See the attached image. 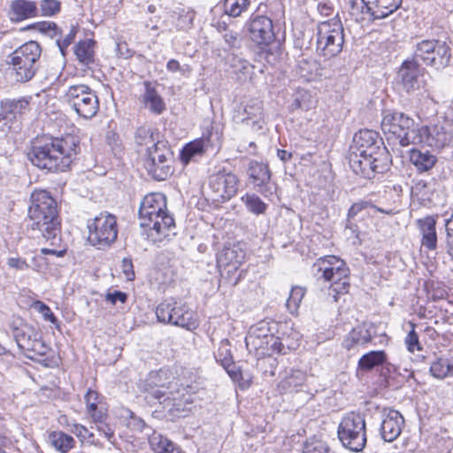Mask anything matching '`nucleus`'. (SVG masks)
<instances>
[{"label": "nucleus", "mask_w": 453, "mask_h": 453, "mask_svg": "<svg viewBox=\"0 0 453 453\" xmlns=\"http://www.w3.org/2000/svg\"><path fill=\"white\" fill-rule=\"evenodd\" d=\"M78 142L73 136L40 137L32 142L27 156L35 166L52 172H64L77 155Z\"/></svg>", "instance_id": "f257e3e1"}, {"label": "nucleus", "mask_w": 453, "mask_h": 453, "mask_svg": "<svg viewBox=\"0 0 453 453\" xmlns=\"http://www.w3.org/2000/svg\"><path fill=\"white\" fill-rule=\"evenodd\" d=\"M28 217L30 227L40 231L46 241H50L53 245L60 241L57 202L49 192L39 190L32 194Z\"/></svg>", "instance_id": "f03ea898"}, {"label": "nucleus", "mask_w": 453, "mask_h": 453, "mask_svg": "<svg viewBox=\"0 0 453 453\" xmlns=\"http://www.w3.org/2000/svg\"><path fill=\"white\" fill-rule=\"evenodd\" d=\"M139 219L142 227L151 230L150 235L160 241L175 227L174 219L167 211L165 196L161 193L147 195L140 204Z\"/></svg>", "instance_id": "7ed1b4c3"}, {"label": "nucleus", "mask_w": 453, "mask_h": 453, "mask_svg": "<svg viewBox=\"0 0 453 453\" xmlns=\"http://www.w3.org/2000/svg\"><path fill=\"white\" fill-rule=\"evenodd\" d=\"M167 372L164 370L150 372L144 384V390L170 411H184L186 404L192 401L180 395L178 383L169 381L165 383Z\"/></svg>", "instance_id": "20e7f679"}, {"label": "nucleus", "mask_w": 453, "mask_h": 453, "mask_svg": "<svg viewBox=\"0 0 453 453\" xmlns=\"http://www.w3.org/2000/svg\"><path fill=\"white\" fill-rule=\"evenodd\" d=\"M381 129L388 140H395L402 147L422 142L421 130L411 118L403 112L383 111Z\"/></svg>", "instance_id": "39448f33"}, {"label": "nucleus", "mask_w": 453, "mask_h": 453, "mask_svg": "<svg viewBox=\"0 0 453 453\" xmlns=\"http://www.w3.org/2000/svg\"><path fill=\"white\" fill-rule=\"evenodd\" d=\"M312 271L319 280L330 282L329 288L335 293V301L338 295L349 291V269L342 258L336 256L321 257L313 264Z\"/></svg>", "instance_id": "423d86ee"}, {"label": "nucleus", "mask_w": 453, "mask_h": 453, "mask_svg": "<svg viewBox=\"0 0 453 453\" xmlns=\"http://www.w3.org/2000/svg\"><path fill=\"white\" fill-rule=\"evenodd\" d=\"M41 54V46L35 41L25 42L10 54L7 63L11 65L13 79L18 82L32 80L38 70Z\"/></svg>", "instance_id": "0eeeda50"}, {"label": "nucleus", "mask_w": 453, "mask_h": 453, "mask_svg": "<svg viewBox=\"0 0 453 453\" xmlns=\"http://www.w3.org/2000/svg\"><path fill=\"white\" fill-rule=\"evenodd\" d=\"M343 27L339 19H332L318 26L316 51L319 56L332 58L342 50Z\"/></svg>", "instance_id": "6e6552de"}, {"label": "nucleus", "mask_w": 453, "mask_h": 453, "mask_svg": "<svg viewBox=\"0 0 453 453\" xmlns=\"http://www.w3.org/2000/svg\"><path fill=\"white\" fill-rule=\"evenodd\" d=\"M156 315L159 322L172 324L189 331L198 326L194 311L180 301L165 300L157 306Z\"/></svg>", "instance_id": "1a4fd4ad"}, {"label": "nucleus", "mask_w": 453, "mask_h": 453, "mask_svg": "<svg viewBox=\"0 0 453 453\" xmlns=\"http://www.w3.org/2000/svg\"><path fill=\"white\" fill-rule=\"evenodd\" d=\"M88 242L98 250H104L114 243L118 237L117 219L113 214L101 212L88 221Z\"/></svg>", "instance_id": "9d476101"}, {"label": "nucleus", "mask_w": 453, "mask_h": 453, "mask_svg": "<svg viewBox=\"0 0 453 453\" xmlns=\"http://www.w3.org/2000/svg\"><path fill=\"white\" fill-rule=\"evenodd\" d=\"M338 437L342 445L351 451L359 452L366 444L365 421L354 412L347 414L338 427Z\"/></svg>", "instance_id": "9b49d317"}, {"label": "nucleus", "mask_w": 453, "mask_h": 453, "mask_svg": "<svg viewBox=\"0 0 453 453\" xmlns=\"http://www.w3.org/2000/svg\"><path fill=\"white\" fill-rule=\"evenodd\" d=\"M66 104L75 112L84 118H93L99 110V101L96 92L85 84L69 86L65 93Z\"/></svg>", "instance_id": "f8f14e48"}, {"label": "nucleus", "mask_w": 453, "mask_h": 453, "mask_svg": "<svg viewBox=\"0 0 453 453\" xmlns=\"http://www.w3.org/2000/svg\"><path fill=\"white\" fill-rule=\"evenodd\" d=\"M173 153L163 141L148 147L144 167L156 180H165L173 173Z\"/></svg>", "instance_id": "ddd939ff"}, {"label": "nucleus", "mask_w": 453, "mask_h": 453, "mask_svg": "<svg viewBox=\"0 0 453 453\" xmlns=\"http://www.w3.org/2000/svg\"><path fill=\"white\" fill-rule=\"evenodd\" d=\"M239 185V178L234 173L218 172L209 178L210 198L216 203H225L236 195Z\"/></svg>", "instance_id": "4468645a"}, {"label": "nucleus", "mask_w": 453, "mask_h": 453, "mask_svg": "<svg viewBox=\"0 0 453 453\" xmlns=\"http://www.w3.org/2000/svg\"><path fill=\"white\" fill-rule=\"evenodd\" d=\"M437 44V40H423L416 44L414 50V58L423 61L426 65L434 67L435 69H442L447 66L451 58L450 48L447 43H439L437 55L440 57L435 61L434 58H430L432 51Z\"/></svg>", "instance_id": "2eb2a0df"}, {"label": "nucleus", "mask_w": 453, "mask_h": 453, "mask_svg": "<svg viewBox=\"0 0 453 453\" xmlns=\"http://www.w3.org/2000/svg\"><path fill=\"white\" fill-rule=\"evenodd\" d=\"M382 142L379 139L376 132L372 130H360L355 134L353 142L349 148V155L355 153L359 155H366L369 157L386 156V147L381 146Z\"/></svg>", "instance_id": "dca6fc26"}, {"label": "nucleus", "mask_w": 453, "mask_h": 453, "mask_svg": "<svg viewBox=\"0 0 453 453\" xmlns=\"http://www.w3.org/2000/svg\"><path fill=\"white\" fill-rule=\"evenodd\" d=\"M349 164L356 174L372 179L376 173H383L387 169L388 155L372 157L355 153L349 155Z\"/></svg>", "instance_id": "f3484780"}, {"label": "nucleus", "mask_w": 453, "mask_h": 453, "mask_svg": "<svg viewBox=\"0 0 453 453\" xmlns=\"http://www.w3.org/2000/svg\"><path fill=\"white\" fill-rule=\"evenodd\" d=\"M424 74V69L415 60H406L397 73V83L411 94L425 87Z\"/></svg>", "instance_id": "a211bd4d"}, {"label": "nucleus", "mask_w": 453, "mask_h": 453, "mask_svg": "<svg viewBox=\"0 0 453 453\" xmlns=\"http://www.w3.org/2000/svg\"><path fill=\"white\" fill-rule=\"evenodd\" d=\"M245 258V251L236 244L224 247L217 255V266L221 276L230 278Z\"/></svg>", "instance_id": "6ab92c4d"}, {"label": "nucleus", "mask_w": 453, "mask_h": 453, "mask_svg": "<svg viewBox=\"0 0 453 453\" xmlns=\"http://www.w3.org/2000/svg\"><path fill=\"white\" fill-rule=\"evenodd\" d=\"M247 173L257 190L265 197L274 194L276 186L271 182V172L266 164L250 160Z\"/></svg>", "instance_id": "aec40b11"}, {"label": "nucleus", "mask_w": 453, "mask_h": 453, "mask_svg": "<svg viewBox=\"0 0 453 453\" xmlns=\"http://www.w3.org/2000/svg\"><path fill=\"white\" fill-rule=\"evenodd\" d=\"M271 334V328L267 321L262 320L252 326L245 337L249 352L258 357L265 355Z\"/></svg>", "instance_id": "412c9836"}, {"label": "nucleus", "mask_w": 453, "mask_h": 453, "mask_svg": "<svg viewBox=\"0 0 453 453\" xmlns=\"http://www.w3.org/2000/svg\"><path fill=\"white\" fill-rule=\"evenodd\" d=\"M219 148V135L217 133H209L207 135L188 143L181 151V160L188 164L194 157L209 152H217Z\"/></svg>", "instance_id": "4be33fe9"}, {"label": "nucleus", "mask_w": 453, "mask_h": 453, "mask_svg": "<svg viewBox=\"0 0 453 453\" xmlns=\"http://www.w3.org/2000/svg\"><path fill=\"white\" fill-rule=\"evenodd\" d=\"M246 27L250 40L258 45H267L274 39L273 21L266 16L251 17Z\"/></svg>", "instance_id": "5701e85b"}, {"label": "nucleus", "mask_w": 453, "mask_h": 453, "mask_svg": "<svg viewBox=\"0 0 453 453\" xmlns=\"http://www.w3.org/2000/svg\"><path fill=\"white\" fill-rule=\"evenodd\" d=\"M419 130L422 137L426 135V141L432 147L441 149L453 143V126L449 123L423 127Z\"/></svg>", "instance_id": "b1692460"}, {"label": "nucleus", "mask_w": 453, "mask_h": 453, "mask_svg": "<svg viewBox=\"0 0 453 453\" xmlns=\"http://www.w3.org/2000/svg\"><path fill=\"white\" fill-rule=\"evenodd\" d=\"M404 419L401 413L389 410L385 415L380 426V434L385 441H393L401 434Z\"/></svg>", "instance_id": "393cba45"}, {"label": "nucleus", "mask_w": 453, "mask_h": 453, "mask_svg": "<svg viewBox=\"0 0 453 453\" xmlns=\"http://www.w3.org/2000/svg\"><path fill=\"white\" fill-rule=\"evenodd\" d=\"M403 0H362L373 19L388 17L402 4Z\"/></svg>", "instance_id": "a878e982"}, {"label": "nucleus", "mask_w": 453, "mask_h": 453, "mask_svg": "<svg viewBox=\"0 0 453 453\" xmlns=\"http://www.w3.org/2000/svg\"><path fill=\"white\" fill-rule=\"evenodd\" d=\"M436 221L437 216H426L417 220L422 236L421 244L429 250H434L437 247Z\"/></svg>", "instance_id": "bb28decb"}, {"label": "nucleus", "mask_w": 453, "mask_h": 453, "mask_svg": "<svg viewBox=\"0 0 453 453\" xmlns=\"http://www.w3.org/2000/svg\"><path fill=\"white\" fill-rule=\"evenodd\" d=\"M29 107V100L27 98H20L18 100L7 99L1 102L0 105V121L5 120L4 125L12 122L18 116L25 113Z\"/></svg>", "instance_id": "cd10ccee"}, {"label": "nucleus", "mask_w": 453, "mask_h": 453, "mask_svg": "<svg viewBox=\"0 0 453 453\" xmlns=\"http://www.w3.org/2000/svg\"><path fill=\"white\" fill-rule=\"evenodd\" d=\"M296 73L307 81H316L324 75V68L314 58L302 56L296 62Z\"/></svg>", "instance_id": "c85d7f7f"}, {"label": "nucleus", "mask_w": 453, "mask_h": 453, "mask_svg": "<svg viewBox=\"0 0 453 453\" xmlns=\"http://www.w3.org/2000/svg\"><path fill=\"white\" fill-rule=\"evenodd\" d=\"M38 16V8L35 2L28 0H13L10 5V17L12 21L22 20Z\"/></svg>", "instance_id": "c756f323"}, {"label": "nucleus", "mask_w": 453, "mask_h": 453, "mask_svg": "<svg viewBox=\"0 0 453 453\" xmlns=\"http://www.w3.org/2000/svg\"><path fill=\"white\" fill-rule=\"evenodd\" d=\"M292 334V337L288 335L285 336L284 334L282 337H279L271 334L268 340L266 354L269 350H273L280 354H286L288 349H295L298 346L299 334L297 332H294Z\"/></svg>", "instance_id": "7c9ffc66"}, {"label": "nucleus", "mask_w": 453, "mask_h": 453, "mask_svg": "<svg viewBox=\"0 0 453 453\" xmlns=\"http://www.w3.org/2000/svg\"><path fill=\"white\" fill-rule=\"evenodd\" d=\"M410 161L418 172L422 173L431 170L437 162V157L428 150L411 149Z\"/></svg>", "instance_id": "2f4dec72"}, {"label": "nucleus", "mask_w": 453, "mask_h": 453, "mask_svg": "<svg viewBox=\"0 0 453 453\" xmlns=\"http://www.w3.org/2000/svg\"><path fill=\"white\" fill-rule=\"evenodd\" d=\"M372 340L369 330L365 326L354 327L343 340L342 345L348 350L354 349L357 346H364Z\"/></svg>", "instance_id": "473e14b6"}, {"label": "nucleus", "mask_w": 453, "mask_h": 453, "mask_svg": "<svg viewBox=\"0 0 453 453\" xmlns=\"http://www.w3.org/2000/svg\"><path fill=\"white\" fill-rule=\"evenodd\" d=\"M144 88L145 92L142 96V101L145 106L154 113L160 114L165 109L163 99L150 82L145 81Z\"/></svg>", "instance_id": "72a5a7b5"}, {"label": "nucleus", "mask_w": 453, "mask_h": 453, "mask_svg": "<svg viewBox=\"0 0 453 453\" xmlns=\"http://www.w3.org/2000/svg\"><path fill=\"white\" fill-rule=\"evenodd\" d=\"M13 336L18 347L25 354L29 349L34 340L37 338L38 334L35 331L34 327L28 325H22L14 329Z\"/></svg>", "instance_id": "f704fd0d"}, {"label": "nucleus", "mask_w": 453, "mask_h": 453, "mask_svg": "<svg viewBox=\"0 0 453 453\" xmlns=\"http://www.w3.org/2000/svg\"><path fill=\"white\" fill-rule=\"evenodd\" d=\"M84 401L87 413L90 416L92 420L95 423L101 422L104 413L98 407L101 403L99 393L89 388L84 395Z\"/></svg>", "instance_id": "c9c22d12"}, {"label": "nucleus", "mask_w": 453, "mask_h": 453, "mask_svg": "<svg viewBox=\"0 0 453 453\" xmlns=\"http://www.w3.org/2000/svg\"><path fill=\"white\" fill-rule=\"evenodd\" d=\"M306 380V374L300 370H291L280 381V388L284 392L298 391Z\"/></svg>", "instance_id": "e433bc0d"}, {"label": "nucleus", "mask_w": 453, "mask_h": 453, "mask_svg": "<svg viewBox=\"0 0 453 453\" xmlns=\"http://www.w3.org/2000/svg\"><path fill=\"white\" fill-rule=\"evenodd\" d=\"M94 45L95 42L91 39L81 41L75 45L74 53L79 62L85 65L94 62Z\"/></svg>", "instance_id": "4c0bfd02"}, {"label": "nucleus", "mask_w": 453, "mask_h": 453, "mask_svg": "<svg viewBox=\"0 0 453 453\" xmlns=\"http://www.w3.org/2000/svg\"><path fill=\"white\" fill-rule=\"evenodd\" d=\"M387 355L383 350H373L363 355L358 361V368L363 371H371L374 367L386 362Z\"/></svg>", "instance_id": "58836bf2"}, {"label": "nucleus", "mask_w": 453, "mask_h": 453, "mask_svg": "<svg viewBox=\"0 0 453 453\" xmlns=\"http://www.w3.org/2000/svg\"><path fill=\"white\" fill-rule=\"evenodd\" d=\"M430 372L437 379L453 376V360L444 357L437 358L431 364Z\"/></svg>", "instance_id": "ea45409f"}, {"label": "nucleus", "mask_w": 453, "mask_h": 453, "mask_svg": "<svg viewBox=\"0 0 453 453\" xmlns=\"http://www.w3.org/2000/svg\"><path fill=\"white\" fill-rule=\"evenodd\" d=\"M150 444L155 453H180L178 448L167 438L154 433L150 437Z\"/></svg>", "instance_id": "a19ab883"}, {"label": "nucleus", "mask_w": 453, "mask_h": 453, "mask_svg": "<svg viewBox=\"0 0 453 453\" xmlns=\"http://www.w3.org/2000/svg\"><path fill=\"white\" fill-rule=\"evenodd\" d=\"M50 440L52 446L62 453H66L69 449H73L75 442L71 435L61 431H54L50 433Z\"/></svg>", "instance_id": "79ce46f5"}, {"label": "nucleus", "mask_w": 453, "mask_h": 453, "mask_svg": "<svg viewBox=\"0 0 453 453\" xmlns=\"http://www.w3.org/2000/svg\"><path fill=\"white\" fill-rule=\"evenodd\" d=\"M135 141L139 145L151 147L159 141V134L150 127H141L136 131Z\"/></svg>", "instance_id": "37998d69"}, {"label": "nucleus", "mask_w": 453, "mask_h": 453, "mask_svg": "<svg viewBox=\"0 0 453 453\" xmlns=\"http://www.w3.org/2000/svg\"><path fill=\"white\" fill-rule=\"evenodd\" d=\"M242 201L250 212L257 215L265 213L267 209V204L255 194L244 195L242 197Z\"/></svg>", "instance_id": "c03bdc74"}, {"label": "nucleus", "mask_w": 453, "mask_h": 453, "mask_svg": "<svg viewBox=\"0 0 453 453\" xmlns=\"http://www.w3.org/2000/svg\"><path fill=\"white\" fill-rule=\"evenodd\" d=\"M305 295V288L296 286L292 288L286 306L290 313L297 312L300 303Z\"/></svg>", "instance_id": "a18cd8bd"}, {"label": "nucleus", "mask_w": 453, "mask_h": 453, "mask_svg": "<svg viewBox=\"0 0 453 453\" xmlns=\"http://www.w3.org/2000/svg\"><path fill=\"white\" fill-rule=\"evenodd\" d=\"M232 67L240 81H246L250 78L253 66L249 61L235 58L233 60Z\"/></svg>", "instance_id": "49530a36"}, {"label": "nucleus", "mask_w": 453, "mask_h": 453, "mask_svg": "<svg viewBox=\"0 0 453 453\" xmlns=\"http://www.w3.org/2000/svg\"><path fill=\"white\" fill-rule=\"evenodd\" d=\"M231 379L234 381H238L242 388H247L251 383V376L250 374H244L240 368L231 362L229 368H224Z\"/></svg>", "instance_id": "de8ad7c7"}, {"label": "nucleus", "mask_w": 453, "mask_h": 453, "mask_svg": "<svg viewBox=\"0 0 453 453\" xmlns=\"http://www.w3.org/2000/svg\"><path fill=\"white\" fill-rule=\"evenodd\" d=\"M303 453H336L330 445L322 440L311 439L309 440L303 449Z\"/></svg>", "instance_id": "09e8293b"}, {"label": "nucleus", "mask_w": 453, "mask_h": 453, "mask_svg": "<svg viewBox=\"0 0 453 453\" xmlns=\"http://www.w3.org/2000/svg\"><path fill=\"white\" fill-rule=\"evenodd\" d=\"M49 350L50 348L37 336L30 345L29 349L25 353V356L31 360H36L38 357L45 356Z\"/></svg>", "instance_id": "8fccbe9b"}, {"label": "nucleus", "mask_w": 453, "mask_h": 453, "mask_svg": "<svg viewBox=\"0 0 453 453\" xmlns=\"http://www.w3.org/2000/svg\"><path fill=\"white\" fill-rule=\"evenodd\" d=\"M249 5L248 0H225L224 7L226 14L238 17Z\"/></svg>", "instance_id": "3c124183"}, {"label": "nucleus", "mask_w": 453, "mask_h": 453, "mask_svg": "<svg viewBox=\"0 0 453 453\" xmlns=\"http://www.w3.org/2000/svg\"><path fill=\"white\" fill-rule=\"evenodd\" d=\"M215 358L224 368H229L233 359L227 341H222L220 342L218 351L215 354Z\"/></svg>", "instance_id": "603ef678"}, {"label": "nucleus", "mask_w": 453, "mask_h": 453, "mask_svg": "<svg viewBox=\"0 0 453 453\" xmlns=\"http://www.w3.org/2000/svg\"><path fill=\"white\" fill-rule=\"evenodd\" d=\"M60 2L58 0H41L40 12L41 16L51 17L60 11Z\"/></svg>", "instance_id": "864d4df0"}, {"label": "nucleus", "mask_w": 453, "mask_h": 453, "mask_svg": "<svg viewBox=\"0 0 453 453\" xmlns=\"http://www.w3.org/2000/svg\"><path fill=\"white\" fill-rule=\"evenodd\" d=\"M409 324H410L411 329L409 332V334H407V336L404 340V342L406 344L407 349L410 352L413 353L415 350H420L421 347H420V343L418 341V336L415 331V324L412 322H410Z\"/></svg>", "instance_id": "5fc2aeb1"}, {"label": "nucleus", "mask_w": 453, "mask_h": 453, "mask_svg": "<svg viewBox=\"0 0 453 453\" xmlns=\"http://www.w3.org/2000/svg\"><path fill=\"white\" fill-rule=\"evenodd\" d=\"M33 27L42 33L48 34L50 37H55L59 33L58 26L52 21L38 22L34 24Z\"/></svg>", "instance_id": "6e6d98bb"}, {"label": "nucleus", "mask_w": 453, "mask_h": 453, "mask_svg": "<svg viewBox=\"0 0 453 453\" xmlns=\"http://www.w3.org/2000/svg\"><path fill=\"white\" fill-rule=\"evenodd\" d=\"M445 231L448 253L453 257V214L445 220Z\"/></svg>", "instance_id": "4d7b16f0"}, {"label": "nucleus", "mask_w": 453, "mask_h": 453, "mask_svg": "<svg viewBox=\"0 0 453 453\" xmlns=\"http://www.w3.org/2000/svg\"><path fill=\"white\" fill-rule=\"evenodd\" d=\"M77 33V27H72L69 33L62 39L57 40V44L62 53L65 56V50L68 48V46L73 42L75 35Z\"/></svg>", "instance_id": "13d9d810"}, {"label": "nucleus", "mask_w": 453, "mask_h": 453, "mask_svg": "<svg viewBox=\"0 0 453 453\" xmlns=\"http://www.w3.org/2000/svg\"><path fill=\"white\" fill-rule=\"evenodd\" d=\"M225 42L229 48H240L242 45V37L237 32L226 31L223 35Z\"/></svg>", "instance_id": "bf43d9fd"}, {"label": "nucleus", "mask_w": 453, "mask_h": 453, "mask_svg": "<svg viewBox=\"0 0 453 453\" xmlns=\"http://www.w3.org/2000/svg\"><path fill=\"white\" fill-rule=\"evenodd\" d=\"M7 265L9 267L19 271H25L29 268V265L26 262V260L20 257L8 258Z\"/></svg>", "instance_id": "052dcab7"}, {"label": "nucleus", "mask_w": 453, "mask_h": 453, "mask_svg": "<svg viewBox=\"0 0 453 453\" xmlns=\"http://www.w3.org/2000/svg\"><path fill=\"white\" fill-rule=\"evenodd\" d=\"M121 267L122 272L125 274L127 280H133L134 279L135 274L132 261L128 258H123Z\"/></svg>", "instance_id": "680f3d73"}, {"label": "nucleus", "mask_w": 453, "mask_h": 453, "mask_svg": "<svg viewBox=\"0 0 453 453\" xmlns=\"http://www.w3.org/2000/svg\"><path fill=\"white\" fill-rule=\"evenodd\" d=\"M127 298V294L120 291H114L112 293H108L105 296L106 301L109 303L115 304L118 301L124 303H126Z\"/></svg>", "instance_id": "e2e57ef3"}, {"label": "nucleus", "mask_w": 453, "mask_h": 453, "mask_svg": "<svg viewBox=\"0 0 453 453\" xmlns=\"http://www.w3.org/2000/svg\"><path fill=\"white\" fill-rule=\"evenodd\" d=\"M366 205V203L365 202H359L354 203L349 210L348 217L353 218L355 217L359 211H361L363 209H365Z\"/></svg>", "instance_id": "0e129e2a"}, {"label": "nucleus", "mask_w": 453, "mask_h": 453, "mask_svg": "<svg viewBox=\"0 0 453 453\" xmlns=\"http://www.w3.org/2000/svg\"><path fill=\"white\" fill-rule=\"evenodd\" d=\"M42 315L45 320L50 321L54 325H57L58 322V319L53 314L50 307L46 309V311L43 313H42Z\"/></svg>", "instance_id": "69168bd1"}, {"label": "nucleus", "mask_w": 453, "mask_h": 453, "mask_svg": "<svg viewBox=\"0 0 453 453\" xmlns=\"http://www.w3.org/2000/svg\"><path fill=\"white\" fill-rule=\"evenodd\" d=\"M41 253L43 254V255H54V256H57V257H63L65 253V250H54V249H48V248H42L41 250Z\"/></svg>", "instance_id": "338daca9"}, {"label": "nucleus", "mask_w": 453, "mask_h": 453, "mask_svg": "<svg viewBox=\"0 0 453 453\" xmlns=\"http://www.w3.org/2000/svg\"><path fill=\"white\" fill-rule=\"evenodd\" d=\"M166 68L169 72H177L180 70V63L175 59H170L166 64Z\"/></svg>", "instance_id": "774afa93"}]
</instances>
